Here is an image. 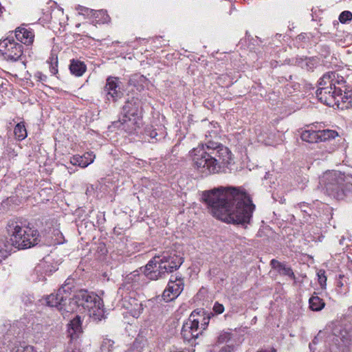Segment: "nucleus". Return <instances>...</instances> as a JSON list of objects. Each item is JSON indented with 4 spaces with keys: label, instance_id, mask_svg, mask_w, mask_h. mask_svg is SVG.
Here are the masks:
<instances>
[{
    "label": "nucleus",
    "instance_id": "obj_21",
    "mask_svg": "<svg viewBox=\"0 0 352 352\" xmlns=\"http://www.w3.org/2000/svg\"><path fill=\"white\" fill-rule=\"evenodd\" d=\"M126 296L124 297L123 306L129 310L133 317L138 318L143 309L142 304L135 299H131L132 302L125 304L126 302Z\"/></svg>",
    "mask_w": 352,
    "mask_h": 352
},
{
    "label": "nucleus",
    "instance_id": "obj_33",
    "mask_svg": "<svg viewBox=\"0 0 352 352\" xmlns=\"http://www.w3.org/2000/svg\"><path fill=\"white\" fill-rule=\"evenodd\" d=\"M3 241H0V263L1 260L6 257H7L8 254L9 252V245H6V248L2 247Z\"/></svg>",
    "mask_w": 352,
    "mask_h": 352
},
{
    "label": "nucleus",
    "instance_id": "obj_29",
    "mask_svg": "<svg viewBox=\"0 0 352 352\" xmlns=\"http://www.w3.org/2000/svg\"><path fill=\"white\" fill-rule=\"evenodd\" d=\"M200 311H196V313H198L199 315H197V318H199V323L201 322V327H199V331H201V333L202 331L206 329V327L208 326L210 320V316H204V315L200 314Z\"/></svg>",
    "mask_w": 352,
    "mask_h": 352
},
{
    "label": "nucleus",
    "instance_id": "obj_2",
    "mask_svg": "<svg viewBox=\"0 0 352 352\" xmlns=\"http://www.w3.org/2000/svg\"><path fill=\"white\" fill-rule=\"evenodd\" d=\"M346 81L336 72L324 74L320 79L316 94L319 100L329 107L347 109L352 107V91L348 90Z\"/></svg>",
    "mask_w": 352,
    "mask_h": 352
},
{
    "label": "nucleus",
    "instance_id": "obj_12",
    "mask_svg": "<svg viewBox=\"0 0 352 352\" xmlns=\"http://www.w3.org/2000/svg\"><path fill=\"white\" fill-rule=\"evenodd\" d=\"M184 289V281L181 278L170 279L166 288L162 294V298L166 302H170L179 296Z\"/></svg>",
    "mask_w": 352,
    "mask_h": 352
},
{
    "label": "nucleus",
    "instance_id": "obj_3",
    "mask_svg": "<svg viewBox=\"0 0 352 352\" xmlns=\"http://www.w3.org/2000/svg\"><path fill=\"white\" fill-rule=\"evenodd\" d=\"M217 149L207 151L204 146L193 148L191 156L195 168L204 175L217 173L221 166L231 163V153L227 147L216 144Z\"/></svg>",
    "mask_w": 352,
    "mask_h": 352
},
{
    "label": "nucleus",
    "instance_id": "obj_39",
    "mask_svg": "<svg viewBox=\"0 0 352 352\" xmlns=\"http://www.w3.org/2000/svg\"><path fill=\"white\" fill-rule=\"evenodd\" d=\"M35 76L37 77L40 81H45L47 79V76L41 72H37Z\"/></svg>",
    "mask_w": 352,
    "mask_h": 352
},
{
    "label": "nucleus",
    "instance_id": "obj_6",
    "mask_svg": "<svg viewBox=\"0 0 352 352\" xmlns=\"http://www.w3.org/2000/svg\"><path fill=\"white\" fill-rule=\"evenodd\" d=\"M327 192L337 199L344 195V175L339 171L326 173L322 179Z\"/></svg>",
    "mask_w": 352,
    "mask_h": 352
},
{
    "label": "nucleus",
    "instance_id": "obj_9",
    "mask_svg": "<svg viewBox=\"0 0 352 352\" xmlns=\"http://www.w3.org/2000/svg\"><path fill=\"white\" fill-rule=\"evenodd\" d=\"M159 258L157 255L154 256L144 267V274L150 280H156L166 276L164 270L166 269V265H162Z\"/></svg>",
    "mask_w": 352,
    "mask_h": 352
},
{
    "label": "nucleus",
    "instance_id": "obj_23",
    "mask_svg": "<svg viewBox=\"0 0 352 352\" xmlns=\"http://www.w3.org/2000/svg\"><path fill=\"white\" fill-rule=\"evenodd\" d=\"M309 307L312 311H321L325 306L324 300L318 296H312L309 300Z\"/></svg>",
    "mask_w": 352,
    "mask_h": 352
},
{
    "label": "nucleus",
    "instance_id": "obj_38",
    "mask_svg": "<svg viewBox=\"0 0 352 352\" xmlns=\"http://www.w3.org/2000/svg\"><path fill=\"white\" fill-rule=\"evenodd\" d=\"M77 10H78L79 13L82 14H88L89 12H90L89 8L81 6H78Z\"/></svg>",
    "mask_w": 352,
    "mask_h": 352
},
{
    "label": "nucleus",
    "instance_id": "obj_35",
    "mask_svg": "<svg viewBox=\"0 0 352 352\" xmlns=\"http://www.w3.org/2000/svg\"><path fill=\"white\" fill-rule=\"evenodd\" d=\"M230 339V333H223L219 335L218 337V342L219 343H223L228 341Z\"/></svg>",
    "mask_w": 352,
    "mask_h": 352
},
{
    "label": "nucleus",
    "instance_id": "obj_20",
    "mask_svg": "<svg viewBox=\"0 0 352 352\" xmlns=\"http://www.w3.org/2000/svg\"><path fill=\"white\" fill-rule=\"evenodd\" d=\"M103 302L100 298L99 300H96V305L92 308L88 309L89 314L94 320L100 321L104 317Z\"/></svg>",
    "mask_w": 352,
    "mask_h": 352
},
{
    "label": "nucleus",
    "instance_id": "obj_13",
    "mask_svg": "<svg viewBox=\"0 0 352 352\" xmlns=\"http://www.w3.org/2000/svg\"><path fill=\"white\" fill-rule=\"evenodd\" d=\"M104 92L106 94L108 100L112 99L116 101L120 98L122 93L120 90L118 78L112 76L108 77L104 87Z\"/></svg>",
    "mask_w": 352,
    "mask_h": 352
},
{
    "label": "nucleus",
    "instance_id": "obj_24",
    "mask_svg": "<svg viewBox=\"0 0 352 352\" xmlns=\"http://www.w3.org/2000/svg\"><path fill=\"white\" fill-rule=\"evenodd\" d=\"M301 139L302 141L309 143L318 142V131L305 130L301 133Z\"/></svg>",
    "mask_w": 352,
    "mask_h": 352
},
{
    "label": "nucleus",
    "instance_id": "obj_31",
    "mask_svg": "<svg viewBox=\"0 0 352 352\" xmlns=\"http://www.w3.org/2000/svg\"><path fill=\"white\" fill-rule=\"evenodd\" d=\"M318 283L322 288H325L326 286V282H327V277L325 276V272L324 270H319L318 274Z\"/></svg>",
    "mask_w": 352,
    "mask_h": 352
},
{
    "label": "nucleus",
    "instance_id": "obj_30",
    "mask_svg": "<svg viewBox=\"0 0 352 352\" xmlns=\"http://www.w3.org/2000/svg\"><path fill=\"white\" fill-rule=\"evenodd\" d=\"M339 20L342 23L352 20V13L349 11H344L339 16Z\"/></svg>",
    "mask_w": 352,
    "mask_h": 352
},
{
    "label": "nucleus",
    "instance_id": "obj_5",
    "mask_svg": "<svg viewBox=\"0 0 352 352\" xmlns=\"http://www.w3.org/2000/svg\"><path fill=\"white\" fill-rule=\"evenodd\" d=\"M122 113V118L115 122V124L117 127L131 133L140 126V100L134 97L128 99L123 106Z\"/></svg>",
    "mask_w": 352,
    "mask_h": 352
},
{
    "label": "nucleus",
    "instance_id": "obj_40",
    "mask_svg": "<svg viewBox=\"0 0 352 352\" xmlns=\"http://www.w3.org/2000/svg\"><path fill=\"white\" fill-rule=\"evenodd\" d=\"M100 12L101 14L105 15V17L104 18V22H108L109 21V16L107 14V12L102 10L100 11Z\"/></svg>",
    "mask_w": 352,
    "mask_h": 352
},
{
    "label": "nucleus",
    "instance_id": "obj_19",
    "mask_svg": "<svg viewBox=\"0 0 352 352\" xmlns=\"http://www.w3.org/2000/svg\"><path fill=\"white\" fill-rule=\"evenodd\" d=\"M272 267L278 271L280 275L288 276L292 279H295V275L291 267L286 266L284 263L279 262L276 259H272L270 261Z\"/></svg>",
    "mask_w": 352,
    "mask_h": 352
},
{
    "label": "nucleus",
    "instance_id": "obj_36",
    "mask_svg": "<svg viewBox=\"0 0 352 352\" xmlns=\"http://www.w3.org/2000/svg\"><path fill=\"white\" fill-rule=\"evenodd\" d=\"M17 352H34L33 347L31 346H21L17 349Z\"/></svg>",
    "mask_w": 352,
    "mask_h": 352
},
{
    "label": "nucleus",
    "instance_id": "obj_10",
    "mask_svg": "<svg viewBox=\"0 0 352 352\" xmlns=\"http://www.w3.org/2000/svg\"><path fill=\"white\" fill-rule=\"evenodd\" d=\"M162 265H166V274L177 270L184 262V258L181 255H177L175 251L164 252L158 255Z\"/></svg>",
    "mask_w": 352,
    "mask_h": 352
},
{
    "label": "nucleus",
    "instance_id": "obj_18",
    "mask_svg": "<svg viewBox=\"0 0 352 352\" xmlns=\"http://www.w3.org/2000/svg\"><path fill=\"white\" fill-rule=\"evenodd\" d=\"M95 155L93 153H86L83 155H74L71 160L70 162L74 166H78L81 168H85L90 164L94 162Z\"/></svg>",
    "mask_w": 352,
    "mask_h": 352
},
{
    "label": "nucleus",
    "instance_id": "obj_43",
    "mask_svg": "<svg viewBox=\"0 0 352 352\" xmlns=\"http://www.w3.org/2000/svg\"><path fill=\"white\" fill-rule=\"evenodd\" d=\"M71 352H81V351H80V349H75L72 350Z\"/></svg>",
    "mask_w": 352,
    "mask_h": 352
},
{
    "label": "nucleus",
    "instance_id": "obj_14",
    "mask_svg": "<svg viewBox=\"0 0 352 352\" xmlns=\"http://www.w3.org/2000/svg\"><path fill=\"white\" fill-rule=\"evenodd\" d=\"M100 297L93 293L90 294L87 291L80 290L75 296L76 302L78 306H82L84 309H88L96 305V300H99Z\"/></svg>",
    "mask_w": 352,
    "mask_h": 352
},
{
    "label": "nucleus",
    "instance_id": "obj_32",
    "mask_svg": "<svg viewBox=\"0 0 352 352\" xmlns=\"http://www.w3.org/2000/svg\"><path fill=\"white\" fill-rule=\"evenodd\" d=\"M50 60V72L52 74H56L58 73V58L57 57H52Z\"/></svg>",
    "mask_w": 352,
    "mask_h": 352
},
{
    "label": "nucleus",
    "instance_id": "obj_22",
    "mask_svg": "<svg viewBox=\"0 0 352 352\" xmlns=\"http://www.w3.org/2000/svg\"><path fill=\"white\" fill-rule=\"evenodd\" d=\"M87 67L85 63L78 60L72 59L70 61L69 70L76 76H81L86 72Z\"/></svg>",
    "mask_w": 352,
    "mask_h": 352
},
{
    "label": "nucleus",
    "instance_id": "obj_37",
    "mask_svg": "<svg viewBox=\"0 0 352 352\" xmlns=\"http://www.w3.org/2000/svg\"><path fill=\"white\" fill-rule=\"evenodd\" d=\"M216 144H219L216 142H210L206 144V148H205L207 151H210L212 149H217V147L215 146Z\"/></svg>",
    "mask_w": 352,
    "mask_h": 352
},
{
    "label": "nucleus",
    "instance_id": "obj_7",
    "mask_svg": "<svg viewBox=\"0 0 352 352\" xmlns=\"http://www.w3.org/2000/svg\"><path fill=\"white\" fill-rule=\"evenodd\" d=\"M23 45L16 42L13 38L0 41V53L7 60H18L23 54Z\"/></svg>",
    "mask_w": 352,
    "mask_h": 352
},
{
    "label": "nucleus",
    "instance_id": "obj_8",
    "mask_svg": "<svg viewBox=\"0 0 352 352\" xmlns=\"http://www.w3.org/2000/svg\"><path fill=\"white\" fill-rule=\"evenodd\" d=\"M198 313L194 311L189 316L188 321L184 324L181 333L184 340L190 341L192 339L198 338L201 334L199 331V318H197Z\"/></svg>",
    "mask_w": 352,
    "mask_h": 352
},
{
    "label": "nucleus",
    "instance_id": "obj_34",
    "mask_svg": "<svg viewBox=\"0 0 352 352\" xmlns=\"http://www.w3.org/2000/svg\"><path fill=\"white\" fill-rule=\"evenodd\" d=\"M213 311L217 314H221L224 311V307L222 304L216 302L213 306Z\"/></svg>",
    "mask_w": 352,
    "mask_h": 352
},
{
    "label": "nucleus",
    "instance_id": "obj_16",
    "mask_svg": "<svg viewBox=\"0 0 352 352\" xmlns=\"http://www.w3.org/2000/svg\"><path fill=\"white\" fill-rule=\"evenodd\" d=\"M26 25H22L15 30V36L16 39L25 45H32L34 42V33L30 28H27Z\"/></svg>",
    "mask_w": 352,
    "mask_h": 352
},
{
    "label": "nucleus",
    "instance_id": "obj_11",
    "mask_svg": "<svg viewBox=\"0 0 352 352\" xmlns=\"http://www.w3.org/2000/svg\"><path fill=\"white\" fill-rule=\"evenodd\" d=\"M71 288L65 285L58 289L56 294H52L46 298L47 304L50 307H56L58 310L63 309L66 301L69 296Z\"/></svg>",
    "mask_w": 352,
    "mask_h": 352
},
{
    "label": "nucleus",
    "instance_id": "obj_27",
    "mask_svg": "<svg viewBox=\"0 0 352 352\" xmlns=\"http://www.w3.org/2000/svg\"><path fill=\"white\" fill-rule=\"evenodd\" d=\"M114 346V341L109 339L104 338L101 346L100 352H111Z\"/></svg>",
    "mask_w": 352,
    "mask_h": 352
},
{
    "label": "nucleus",
    "instance_id": "obj_42",
    "mask_svg": "<svg viewBox=\"0 0 352 352\" xmlns=\"http://www.w3.org/2000/svg\"><path fill=\"white\" fill-rule=\"evenodd\" d=\"M257 352H275V351L260 350Z\"/></svg>",
    "mask_w": 352,
    "mask_h": 352
},
{
    "label": "nucleus",
    "instance_id": "obj_15",
    "mask_svg": "<svg viewBox=\"0 0 352 352\" xmlns=\"http://www.w3.org/2000/svg\"><path fill=\"white\" fill-rule=\"evenodd\" d=\"M54 271H56L55 267L50 265L47 262L43 261L35 267L34 272L32 274V279L34 281L45 280V276L50 275Z\"/></svg>",
    "mask_w": 352,
    "mask_h": 352
},
{
    "label": "nucleus",
    "instance_id": "obj_26",
    "mask_svg": "<svg viewBox=\"0 0 352 352\" xmlns=\"http://www.w3.org/2000/svg\"><path fill=\"white\" fill-rule=\"evenodd\" d=\"M14 133L16 138L19 140H24L27 137V131L23 122L18 123L14 129Z\"/></svg>",
    "mask_w": 352,
    "mask_h": 352
},
{
    "label": "nucleus",
    "instance_id": "obj_25",
    "mask_svg": "<svg viewBox=\"0 0 352 352\" xmlns=\"http://www.w3.org/2000/svg\"><path fill=\"white\" fill-rule=\"evenodd\" d=\"M318 142H324L331 139H334L338 135L337 131L334 130L325 129L318 131Z\"/></svg>",
    "mask_w": 352,
    "mask_h": 352
},
{
    "label": "nucleus",
    "instance_id": "obj_1",
    "mask_svg": "<svg viewBox=\"0 0 352 352\" xmlns=\"http://www.w3.org/2000/svg\"><path fill=\"white\" fill-rule=\"evenodd\" d=\"M202 199L214 217L234 225L248 223L255 209L249 195L236 188H214L204 192Z\"/></svg>",
    "mask_w": 352,
    "mask_h": 352
},
{
    "label": "nucleus",
    "instance_id": "obj_28",
    "mask_svg": "<svg viewBox=\"0 0 352 352\" xmlns=\"http://www.w3.org/2000/svg\"><path fill=\"white\" fill-rule=\"evenodd\" d=\"M200 311H196V313H198L199 315H197V318H199V323L201 322V327H199V331H201V333L202 331L206 329V327L208 326L210 320V316H204V315L200 314Z\"/></svg>",
    "mask_w": 352,
    "mask_h": 352
},
{
    "label": "nucleus",
    "instance_id": "obj_41",
    "mask_svg": "<svg viewBox=\"0 0 352 352\" xmlns=\"http://www.w3.org/2000/svg\"><path fill=\"white\" fill-rule=\"evenodd\" d=\"M150 136L151 138H155L157 140H158L159 139L157 138V133L155 131H153L151 132V134H150Z\"/></svg>",
    "mask_w": 352,
    "mask_h": 352
},
{
    "label": "nucleus",
    "instance_id": "obj_44",
    "mask_svg": "<svg viewBox=\"0 0 352 352\" xmlns=\"http://www.w3.org/2000/svg\"><path fill=\"white\" fill-rule=\"evenodd\" d=\"M126 352H133V351L132 350H129Z\"/></svg>",
    "mask_w": 352,
    "mask_h": 352
},
{
    "label": "nucleus",
    "instance_id": "obj_4",
    "mask_svg": "<svg viewBox=\"0 0 352 352\" xmlns=\"http://www.w3.org/2000/svg\"><path fill=\"white\" fill-rule=\"evenodd\" d=\"M7 231L10 238L4 243V247L9 245V252L12 250V247L19 250L27 249L36 245L39 241L38 232L36 230L22 227L16 221H9Z\"/></svg>",
    "mask_w": 352,
    "mask_h": 352
},
{
    "label": "nucleus",
    "instance_id": "obj_17",
    "mask_svg": "<svg viewBox=\"0 0 352 352\" xmlns=\"http://www.w3.org/2000/svg\"><path fill=\"white\" fill-rule=\"evenodd\" d=\"M82 333L80 318L76 316L68 324L67 334L71 340H75L80 337Z\"/></svg>",
    "mask_w": 352,
    "mask_h": 352
}]
</instances>
